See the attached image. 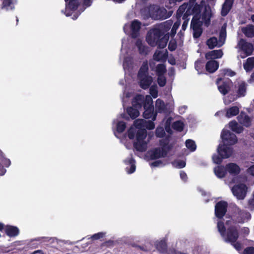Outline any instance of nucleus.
Listing matches in <instances>:
<instances>
[{"label": "nucleus", "instance_id": "f257e3e1", "mask_svg": "<svg viewBox=\"0 0 254 254\" xmlns=\"http://www.w3.org/2000/svg\"><path fill=\"white\" fill-rule=\"evenodd\" d=\"M145 120H136L134 122V127H131L127 131V136L130 139L136 136V141L134 142V147L140 152L145 151L147 148L149 137L147 138V132L144 128Z\"/></svg>", "mask_w": 254, "mask_h": 254}, {"label": "nucleus", "instance_id": "f03ea898", "mask_svg": "<svg viewBox=\"0 0 254 254\" xmlns=\"http://www.w3.org/2000/svg\"><path fill=\"white\" fill-rule=\"evenodd\" d=\"M212 15L211 10L209 6H205L204 11L200 15H194L191 21L190 28L193 30L194 38H197L202 34L201 25L204 24L208 26L210 22Z\"/></svg>", "mask_w": 254, "mask_h": 254}, {"label": "nucleus", "instance_id": "7ed1b4c3", "mask_svg": "<svg viewBox=\"0 0 254 254\" xmlns=\"http://www.w3.org/2000/svg\"><path fill=\"white\" fill-rule=\"evenodd\" d=\"M224 145H219L217 150L219 154L223 158H229L232 154L231 147L227 145H231L237 142L236 135L229 130H223L221 134Z\"/></svg>", "mask_w": 254, "mask_h": 254}, {"label": "nucleus", "instance_id": "20e7f679", "mask_svg": "<svg viewBox=\"0 0 254 254\" xmlns=\"http://www.w3.org/2000/svg\"><path fill=\"white\" fill-rule=\"evenodd\" d=\"M168 36H163L155 28L151 29L146 36V41L152 47L158 46L159 48H165L168 42Z\"/></svg>", "mask_w": 254, "mask_h": 254}, {"label": "nucleus", "instance_id": "39448f33", "mask_svg": "<svg viewBox=\"0 0 254 254\" xmlns=\"http://www.w3.org/2000/svg\"><path fill=\"white\" fill-rule=\"evenodd\" d=\"M217 228L221 236L227 243H234L239 238L238 228L236 226H233L228 228L226 233V229L223 222L219 221L217 223Z\"/></svg>", "mask_w": 254, "mask_h": 254}, {"label": "nucleus", "instance_id": "423d86ee", "mask_svg": "<svg viewBox=\"0 0 254 254\" xmlns=\"http://www.w3.org/2000/svg\"><path fill=\"white\" fill-rule=\"evenodd\" d=\"M148 66L147 62H144L138 71V77L140 86L143 89H147L152 82V78L148 74Z\"/></svg>", "mask_w": 254, "mask_h": 254}, {"label": "nucleus", "instance_id": "0eeeda50", "mask_svg": "<svg viewBox=\"0 0 254 254\" xmlns=\"http://www.w3.org/2000/svg\"><path fill=\"white\" fill-rule=\"evenodd\" d=\"M143 101V96L138 95L135 97L132 101L133 107H129L127 109V112L130 118L135 119L139 116L138 109L141 108Z\"/></svg>", "mask_w": 254, "mask_h": 254}, {"label": "nucleus", "instance_id": "6e6552de", "mask_svg": "<svg viewBox=\"0 0 254 254\" xmlns=\"http://www.w3.org/2000/svg\"><path fill=\"white\" fill-rule=\"evenodd\" d=\"M65 2V14L66 16L71 15V11H73L77 9L81 2L83 1L84 4L86 6L91 5V0H64Z\"/></svg>", "mask_w": 254, "mask_h": 254}, {"label": "nucleus", "instance_id": "1a4fd4ad", "mask_svg": "<svg viewBox=\"0 0 254 254\" xmlns=\"http://www.w3.org/2000/svg\"><path fill=\"white\" fill-rule=\"evenodd\" d=\"M148 9L149 16L153 19H164L167 17V10L164 8L153 5H150Z\"/></svg>", "mask_w": 254, "mask_h": 254}, {"label": "nucleus", "instance_id": "9d476101", "mask_svg": "<svg viewBox=\"0 0 254 254\" xmlns=\"http://www.w3.org/2000/svg\"><path fill=\"white\" fill-rule=\"evenodd\" d=\"M152 103L153 101L151 97L149 95H146L145 98H144V101L142 103L144 109L145 110L143 116L145 119H150L152 117V120L155 121L156 115H154Z\"/></svg>", "mask_w": 254, "mask_h": 254}, {"label": "nucleus", "instance_id": "9b49d317", "mask_svg": "<svg viewBox=\"0 0 254 254\" xmlns=\"http://www.w3.org/2000/svg\"><path fill=\"white\" fill-rule=\"evenodd\" d=\"M239 52L242 51L243 53L240 54L241 58L244 59L246 57L251 55L254 50L253 45L248 42H247L244 39H241L238 43L237 47Z\"/></svg>", "mask_w": 254, "mask_h": 254}, {"label": "nucleus", "instance_id": "f8f14e48", "mask_svg": "<svg viewBox=\"0 0 254 254\" xmlns=\"http://www.w3.org/2000/svg\"><path fill=\"white\" fill-rule=\"evenodd\" d=\"M192 13L191 6L188 3H184L181 5L177 11L178 18L183 16V19L187 18L188 16Z\"/></svg>", "mask_w": 254, "mask_h": 254}, {"label": "nucleus", "instance_id": "ddd939ff", "mask_svg": "<svg viewBox=\"0 0 254 254\" xmlns=\"http://www.w3.org/2000/svg\"><path fill=\"white\" fill-rule=\"evenodd\" d=\"M233 194L238 199H243L246 195L247 187L244 184H240L233 187L232 189Z\"/></svg>", "mask_w": 254, "mask_h": 254}, {"label": "nucleus", "instance_id": "4468645a", "mask_svg": "<svg viewBox=\"0 0 254 254\" xmlns=\"http://www.w3.org/2000/svg\"><path fill=\"white\" fill-rule=\"evenodd\" d=\"M227 203L225 201L218 202L215 207V213L217 217L221 218L225 214L227 211Z\"/></svg>", "mask_w": 254, "mask_h": 254}, {"label": "nucleus", "instance_id": "2eb2a0df", "mask_svg": "<svg viewBox=\"0 0 254 254\" xmlns=\"http://www.w3.org/2000/svg\"><path fill=\"white\" fill-rule=\"evenodd\" d=\"M172 25L173 21L171 20H169L164 22L163 23H162L155 28L157 30H159V32L163 36H164V34L169 30Z\"/></svg>", "mask_w": 254, "mask_h": 254}, {"label": "nucleus", "instance_id": "dca6fc26", "mask_svg": "<svg viewBox=\"0 0 254 254\" xmlns=\"http://www.w3.org/2000/svg\"><path fill=\"white\" fill-rule=\"evenodd\" d=\"M141 23L137 20H133L130 25L131 35L132 38H136L138 35Z\"/></svg>", "mask_w": 254, "mask_h": 254}, {"label": "nucleus", "instance_id": "f3484780", "mask_svg": "<svg viewBox=\"0 0 254 254\" xmlns=\"http://www.w3.org/2000/svg\"><path fill=\"white\" fill-rule=\"evenodd\" d=\"M223 55L222 50H213L205 54V58L207 60L221 58Z\"/></svg>", "mask_w": 254, "mask_h": 254}, {"label": "nucleus", "instance_id": "a211bd4d", "mask_svg": "<svg viewBox=\"0 0 254 254\" xmlns=\"http://www.w3.org/2000/svg\"><path fill=\"white\" fill-rule=\"evenodd\" d=\"M234 1V0H225L224 3L222 5L221 12L222 16H225L228 13L232 7Z\"/></svg>", "mask_w": 254, "mask_h": 254}, {"label": "nucleus", "instance_id": "6ab92c4d", "mask_svg": "<svg viewBox=\"0 0 254 254\" xmlns=\"http://www.w3.org/2000/svg\"><path fill=\"white\" fill-rule=\"evenodd\" d=\"M231 84V81L228 79L224 81L222 84L218 85L219 91L223 95L226 94L230 89Z\"/></svg>", "mask_w": 254, "mask_h": 254}, {"label": "nucleus", "instance_id": "aec40b11", "mask_svg": "<svg viewBox=\"0 0 254 254\" xmlns=\"http://www.w3.org/2000/svg\"><path fill=\"white\" fill-rule=\"evenodd\" d=\"M226 169L230 174L236 175L240 171V167L235 163H229L226 166Z\"/></svg>", "mask_w": 254, "mask_h": 254}, {"label": "nucleus", "instance_id": "412c9836", "mask_svg": "<svg viewBox=\"0 0 254 254\" xmlns=\"http://www.w3.org/2000/svg\"><path fill=\"white\" fill-rule=\"evenodd\" d=\"M239 123L245 126L249 127L251 125V119L250 117L245 113L242 112L237 117Z\"/></svg>", "mask_w": 254, "mask_h": 254}, {"label": "nucleus", "instance_id": "4be33fe9", "mask_svg": "<svg viewBox=\"0 0 254 254\" xmlns=\"http://www.w3.org/2000/svg\"><path fill=\"white\" fill-rule=\"evenodd\" d=\"M218 63L214 60L208 61L206 64V69L209 72L213 73L218 68Z\"/></svg>", "mask_w": 254, "mask_h": 254}, {"label": "nucleus", "instance_id": "5701e85b", "mask_svg": "<svg viewBox=\"0 0 254 254\" xmlns=\"http://www.w3.org/2000/svg\"><path fill=\"white\" fill-rule=\"evenodd\" d=\"M166 152L161 148H156L151 152L150 156L152 159H155L166 155Z\"/></svg>", "mask_w": 254, "mask_h": 254}, {"label": "nucleus", "instance_id": "b1692460", "mask_svg": "<svg viewBox=\"0 0 254 254\" xmlns=\"http://www.w3.org/2000/svg\"><path fill=\"white\" fill-rule=\"evenodd\" d=\"M167 51L157 50L153 55V59L157 62L164 61L167 58Z\"/></svg>", "mask_w": 254, "mask_h": 254}, {"label": "nucleus", "instance_id": "393cba45", "mask_svg": "<svg viewBox=\"0 0 254 254\" xmlns=\"http://www.w3.org/2000/svg\"><path fill=\"white\" fill-rule=\"evenodd\" d=\"M136 45L137 47L139 52L140 54L146 55L148 53L149 51V48L143 44L141 40L138 39L137 40Z\"/></svg>", "mask_w": 254, "mask_h": 254}, {"label": "nucleus", "instance_id": "a878e982", "mask_svg": "<svg viewBox=\"0 0 254 254\" xmlns=\"http://www.w3.org/2000/svg\"><path fill=\"white\" fill-rule=\"evenodd\" d=\"M5 233L8 236L15 237L18 235L19 230L18 229L14 226H7L5 229Z\"/></svg>", "mask_w": 254, "mask_h": 254}, {"label": "nucleus", "instance_id": "bb28decb", "mask_svg": "<svg viewBox=\"0 0 254 254\" xmlns=\"http://www.w3.org/2000/svg\"><path fill=\"white\" fill-rule=\"evenodd\" d=\"M243 33L248 37L254 36V26L252 25H247L242 29Z\"/></svg>", "mask_w": 254, "mask_h": 254}, {"label": "nucleus", "instance_id": "cd10ccee", "mask_svg": "<svg viewBox=\"0 0 254 254\" xmlns=\"http://www.w3.org/2000/svg\"><path fill=\"white\" fill-rule=\"evenodd\" d=\"M240 108L237 106H233L226 110V116L227 118L237 115L239 113Z\"/></svg>", "mask_w": 254, "mask_h": 254}, {"label": "nucleus", "instance_id": "c85d7f7f", "mask_svg": "<svg viewBox=\"0 0 254 254\" xmlns=\"http://www.w3.org/2000/svg\"><path fill=\"white\" fill-rule=\"evenodd\" d=\"M156 111L158 113H165L166 108L164 102L160 99H158L155 103Z\"/></svg>", "mask_w": 254, "mask_h": 254}, {"label": "nucleus", "instance_id": "c756f323", "mask_svg": "<svg viewBox=\"0 0 254 254\" xmlns=\"http://www.w3.org/2000/svg\"><path fill=\"white\" fill-rule=\"evenodd\" d=\"M14 0H3L1 8L6 10H10L14 9Z\"/></svg>", "mask_w": 254, "mask_h": 254}, {"label": "nucleus", "instance_id": "7c9ffc66", "mask_svg": "<svg viewBox=\"0 0 254 254\" xmlns=\"http://www.w3.org/2000/svg\"><path fill=\"white\" fill-rule=\"evenodd\" d=\"M214 172L217 177L221 178L225 176L226 169L223 166H218L214 168Z\"/></svg>", "mask_w": 254, "mask_h": 254}, {"label": "nucleus", "instance_id": "2f4dec72", "mask_svg": "<svg viewBox=\"0 0 254 254\" xmlns=\"http://www.w3.org/2000/svg\"><path fill=\"white\" fill-rule=\"evenodd\" d=\"M243 65L244 69L247 71H251L254 68V57L249 58Z\"/></svg>", "mask_w": 254, "mask_h": 254}, {"label": "nucleus", "instance_id": "473e14b6", "mask_svg": "<svg viewBox=\"0 0 254 254\" xmlns=\"http://www.w3.org/2000/svg\"><path fill=\"white\" fill-rule=\"evenodd\" d=\"M229 127L234 131L241 133L243 130V128L236 121H232L229 124Z\"/></svg>", "mask_w": 254, "mask_h": 254}, {"label": "nucleus", "instance_id": "72a5a7b5", "mask_svg": "<svg viewBox=\"0 0 254 254\" xmlns=\"http://www.w3.org/2000/svg\"><path fill=\"white\" fill-rule=\"evenodd\" d=\"M206 43L209 48L210 49H213L215 47H220L219 46V41H218L217 39L215 37L209 38L207 41Z\"/></svg>", "mask_w": 254, "mask_h": 254}, {"label": "nucleus", "instance_id": "f704fd0d", "mask_svg": "<svg viewBox=\"0 0 254 254\" xmlns=\"http://www.w3.org/2000/svg\"><path fill=\"white\" fill-rule=\"evenodd\" d=\"M226 37V26H223L219 34V46H222L225 43Z\"/></svg>", "mask_w": 254, "mask_h": 254}, {"label": "nucleus", "instance_id": "c9c22d12", "mask_svg": "<svg viewBox=\"0 0 254 254\" xmlns=\"http://www.w3.org/2000/svg\"><path fill=\"white\" fill-rule=\"evenodd\" d=\"M125 163L127 164L130 165V169H128V167H127L126 168V170L128 174H131L133 173L135 170V161L134 160L130 158L128 160H126Z\"/></svg>", "mask_w": 254, "mask_h": 254}, {"label": "nucleus", "instance_id": "e433bc0d", "mask_svg": "<svg viewBox=\"0 0 254 254\" xmlns=\"http://www.w3.org/2000/svg\"><path fill=\"white\" fill-rule=\"evenodd\" d=\"M238 88L239 96H244L246 92V84L244 82H241L239 83Z\"/></svg>", "mask_w": 254, "mask_h": 254}, {"label": "nucleus", "instance_id": "4c0bfd02", "mask_svg": "<svg viewBox=\"0 0 254 254\" xmlns=\"http://www.w3.org/2000/svg\"><path fill=\"white\" fill-rule=\"evenodd\" d=\"M186 146L191 151H194L196 149L195 142L191 139H188L186 141Z\"/></svg>", "mask_w": 254, "mask_h": 254}, {"label": "nucleus", "instance_id": "58836bf2", "mask_svg": "<svg viewBox=\"0 0 254 254\" xmlns=\"http://www.w3.org/2000/svg\"><path fill=\"white\" fill-rule=\"evenodd\" d=\"M156 247L158 251L163 252L166 249V244L165 241H161L156 244Z\"/></svg>", "mask_w": 254, "mask_h": 254}, {"label": "nucleus", "instance_id": "ea45409f", "mask_svg": "<svg viewBox=\"0 0 254 254\" xmlns=\"http://www.w3.org/2000/svg\"><path fill=\"white\" fill-rule=\"evenodd\" d=\"M166 71V66L164 64H159L156 67L157 75H163Z\"/></svg>", "mask_w": 254, "mask_h": 254}, {"label": "nucleus", "instance_id": "a19ab883", "mask_svg": "<svg viewBox=\"0 0 254 254\" xmlns=\"http://www.w3.org/2000/svg\"><path fill=\"white\" fill-rule=\"evenodd\" d=\"M173 127L178 131H182L183 129L184 124L181 121H177L173 123Z\"/></svg>", "mask_w": 254, "mask_h": 254}, {"label": "nucleus", "instance_id": "79ce46f5", "mask_svg": "<svg viewBox=\"0 0 254 254\" xmlns=\"http://www.w3.org/2000/svg\"><path fill=\"white\" fill-rule=\"evenodd\" d=\"M181 24V21L180 20H178L177 21L175 22L174 24L171 31V36H174L176 33L177 30L179 27L180 26Z\"/></svg>", "mask_w": 254, "mask_h": 254}, {"label": "nucleus", "instance_id": "37998d69", "mask_svg": "<svg viewBox=\"0 0 254 254\" xmlns=\"http://www.w3.org/2000/svg\"><path fill=\"white\" fill-rule=\"evenodd\" d=\"M126 127V123L124 122H119L117 125V130L119 132H123Z\"/></svg>", "mask_w": 254, "mask_h": 254}, {"label": "nucleus", "instance_id": "c03bdc74", "mask_svg": "<svg viewBox=\"0 0 254 254\" xmlns=\"http://www.w3.org/2000/svg\"><path fill=\"white\" fill-rule=\"evenodd\" d=\"M158 83L161 87L165 86L166 83V79L163 75H158Z\"/></svg>", "mask_w": 254, "mask_h": 254}, {"label": "nucleus", "instance_id": "a18cd8bd", "mask_svg": "<svg viewBox=\"0 0 254 254\" xmlns=\"http://www.w3.org/2000/svg\"><path fill=\"white\" fill-rule=\"evenodd\" d=\"M173 165L175 167L183 168L185 167L186 162L183 160H178L173 162Z\"/></svg>", "mask_w": 254, "mask_h": 254}, {"label": "nucleus", "instance_id": "49530a36", "mask_svg": "<svg viewBox=\"0 0 254 254\" xmlns=\"http://www.w3.org/2000/svg\"><path fill=\"white\" fill-rule=\"evenodd\" d=\"M150 94L154 98H155L158 96L157 87L156 86H152L150 88Z\"/></svg>", "mask_w": 254, "mask_h": 254}, {"label": "nucleus", "instance_id": "de8ad7c7", "mask_svg": "<svg viewBox=\"0 0 254 254\" xmlns=\"http://www.w3.org/2000/svg\"><path fill=\"white\" fill-rule=\"evenodd\" d=\"M131 59L128 57L125 58L123 63V67L125 69L129 68L131 64Z\"/></svg>", "mask_w": 254, "mask_h": 254}, {"label": "nucleus", "instance_id": "09e8293b", "mask_svg": "<svg viewBox=\"0 0 254 254\" xmlns=\"http://www.w3.org/2000/svg\"><path fill=\"white\" fill-rule=\"evenodd\" d=\"M221 71L224 75L232 77L235 75V72L230 69H224Z\"/></svg>", "mask_w": 254, "mask_h": 254}, {"label": "nucleus", "instance_id": "8fccbe9b", "mask_svg": "<svg viewBox=\"0 0 254 254\" xmlns=\"http://www.w3.org/2000/svg\"><path fill=\"white\" fill-rule=\"evenodd\" d=\"M165 134L163 127H158L156 130V135L157 137H162Z\"/></svg>", "mask_w": 254, "mask_h": 254}, {"label": "nucleus", "instance_id": "3c124183", "mask_svg": "<svg viewBox=\"0 0 254 254\" xmlns=\"http://www.w3.org/2000/svg\"><path fill=\"white\" fill-rule=\"evenodd\" d=\"M41 240H42V241L44 242H50L51 243H54L55 241V239L52 237H39L36 239V241H40Z\"/></svg>", "mask_w": 254, "mask_h": 254}, {"label": "nucleus", "instance_id": "603ef678", "mask_svg": "<svg viewBox=\"0 0 254 254\" xmlns=\"http://www.w3.org/2000/svg\"><path fill=\"white\" fill-rule=\"evenodd\" d=\"M155 127V125L154 124V123L151 121H145V127H144V128L145 129L147 128V129H152L154 128Z\"/></svg>", "mask_w": 254, "mask_h": 254}, {"label": "nucleus", "instance_id": "864d4df0", "mask_svg": "<svg viewBox=\"0 0 254 254\" xmlns=\"http://www.w3.org/2000/svg\"><path fill=\"white\" fill-rule=\"evenodd\" d=\"M221 157H220L217 155H214L212 156V159L214 162V163L216 164H220L222 162V158H223L221 156Z\"/></svg>", "mask_w": 254, "mask_h": 254}, {"label": "nucleus", "instance_id": "5fc2aeb1", "mask_svg": "<svg viewBox=\"0 0 254 254\" xmlns=\"http://www.w3.org/2000/svg\"><path fill=\"white\" fill-rule=\"evenodd\" d=\"M176 48H177V46H176V42L174 40H171L169 42V44L168 45L169 49L170 51H173L175 50L176 49Z\"/></svg>", "mask_w": 254, "mask_h": 254}, {"label": "nucleus", "instance_id": "6e6d98bb", "mask_svg": "<svg viewBox=\"0 0 254 254\" xmlns=\"http://www.w3.org/2000/svg\"><path fill=\"white\" fill-rule=\"evenodd\" d=\"M105 234L103 232L98 233L97 234L93 235L91 237V238L93 240H98L101 238H103L105 236Z\"/></svg>", "mask_w": 254, "mask_h": 254}, {"label": "nucleus", "instance_id": "4d7b16f0", "mask_svg": "<svg viewBox=\"0 0 254 254\" xmlns=\"http://www.w3.org/2000/svg\"><path fill=\"white\" fill-rule=\"evenodd\" d=\"M244 254H254V248L248 247L244 252Z\"/></svg>", "mask_w": 254, "mask_h": 254}, {"label": "nucleus", "instance_id": "13d9d810", "mask_svg": "<svg viewBox=\"0 0 254 254\" xmlns=\"http://www.w3.org/2000/svg\"><path fill=\"white\" fill-rule=\"evenodd\" d=\"M233 247L237 250L240 251L242 249V246L240 243L236 242L234 243L231 244Z\"/></svg>", "mask_w": 254, "mask_h": 254}, {"label": "nucleus", "instance_id": "bf43d9fd", "mask_svg": "<svg viewBox=\"0 0 254 254\" xmlns=\"http://www.w3.org/2000/svg\"><path fill=\"white\" fill-rule=\"evenodd\" d=\"M183 19L184 20V21L182 26V30L185 31L188 26L189 19L188 17L187 18H185V19Z\"/></svg>", "mask_w": 254, "mask_h": 254}, {"label": "nucleus", "instance_id": "052dcab7", "mask_svg": "<svg viewBox=\"0 0 254 254\" xmlns=\"http://www.w3.org/2000/svg\"><path fill=\"white\" fill-rule=\"evenodd\" d=\"M247 171L249 174L254 176V165H253L249 168Z\"/></svg>", "mask_w": 254, "mask_h": 254}, {"label": "nucleus", "instance_id": "680f3d73", "mask_svg": "<svg viewBox=\"0 0 254 254\" xmlns=\"http://www.w3.org/2000/svg\"><path fill=\"white\" fill-rule=\"evenodd\" d=\"M180 177L181 179L184 181H186L187 179V174L183 171H181L180 172Z\"/></svg>", "mask_w": 254, "mask_h": 254}, {"label": "nucleus", "instance_id": "e2e57ef3", "mask_svg": "<svg viewBox=\"0 0 254 254\" xmlns=\"http://www.w3.org/2000/svg\"><path fill=\"white\" fill-rule=\"evenodd\" d=\"M139 248L142 251H148L151 249V245H150L149 246H148V247H139Z\"/></svg>", "mask_w": 254, "mask_h": 254}, {"label": "nucleus", "instance_id": "0e129e2a", "mask_svg": "<svg viewBox=\"0 0 254 254\" xmlns=\"http://www.w3.org/2000/svg\"><path fill=\"white\" fill-rule=\"evenodd\" d=\"M178 35L180 36V44L181 43L183 42V37H184V35L182 33V31L181 30L179 33H178Z\"/></svg>", "mask_w": 254, "mask_h": 254}, {"label": "nucleus", "instance_id": "69168bd1", "mask_svg": "<svg viewBox=\"0 0 254 254\" xmlns=\"http://www.w3.org/2000/svg\"><path fill=\"white\" fill-rule=\"evenodd\" d=\"M161 162L159 161H156L152 163L151 165L154 167L159 166Z\"/></svg>", "mask_w": 254, "mask_h": 254}, {"label": "nucleus", "instance_id": "338daca9", "mask_svg": "<svg viewBox=\"0 0 254 254\" xmlns=\"http://www.w3.org/2000/svg\"><path fill=\"white\" fill-rule=\"evenodd\" d=\"M250 82H254V71L251 74V78L250 79Z\"/></svg>", "mask_w": 254, "mask_h": 254}, {"label": "nucleus", "instance_id": "774afa93", "mask_svg": "<svg viewBox=\"0 0 254 254\" xmlns=\"http://www.w3.org/2000/svg\"><path fill=\"white\" fill-rule=\"evenodd\" d=\"M249 203L250 205H251L253 207H254V199H252L250 200L249 201Z\"/></svg>", "mask_w": 254, "mask_h": 254}]
</instances>
